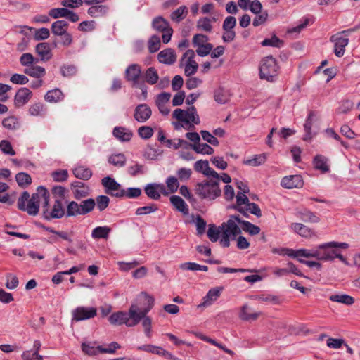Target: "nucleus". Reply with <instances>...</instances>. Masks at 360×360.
I'll return each instance as SVG.
<instances>
[{"mask_svg": "<svg viewBox=\"0 0 360 360\" xmlns=\"http://www.w3.org/2000/svg\"><path fill=\"white\" fill-rule=\"evenodd\" d=\"M0 149L6 155H15V151L13 150L10 141L2 140L0 141Z\"/></svg>", "mask_w": 360, "mask_h": 360, "instance_id": "nucleus-63", "label": "nucleus"}, {"mask_svg": "<svg viewBox=\"0 0 360 360\" xmlns=\"http://www.w3.org/2000/svg\"><path fill=\"white\" fill-rule=\"evenodd\" d=\"M330 41L334 43V53L336 56L342 57L345 51V47L348 45L349 39L341 36V33H337L330 37Z\"/></svg>", "mask_w": 360, "mask_h": 360, "instance_id": "nucleus-15", "label": "nucleus"}, {"mask_svg": "<svg viewBox=\"0 0 360 360\" xmlns=\"http://www.w3.org/2000/svg\"><path fill=\"white\" fill-rule=\"evenodd\" d=\"M329 299L332 302L342 303L348 306L354 303V299L352 296L346 294L332 295L330 296Z\"/></svg>", "mask_w": 360, "mask_h": 360, "instance_id": "nucleus-39", "label": "nucleus"}, {"mask_svg": "<svg viewBox=\"0 0 360 360\" xmlns=\"http://www.w3.org/2000/svg\"><path fill=\"white\" fill-rule=\"evenodd\" d=\"M223 290L222 287L214 288L210 289L207 295L203 297V301L200 304L198 307H208L212 304L213 302L217 300L220 296L221 292Z\"/></svg>", "mask_w": 360, "mask_h": 360, "instance_id": "nucleus-25", "label": "nucleus"}, {"mask_svg": "<svg viewBox=\"0 0 360 360\" xmlns=\"http://www.w3.org/2000/svg\"><path fill=\"white\" fill-rule=\"evenodd\" d=\"M245 194L244 193H237L236 204L233 205V208L241 213L244 217H248L249 214L245 212V206L250 203V200Z\"/></svg>", "mask_w": 360, "mask_h": 360, "instance_id": "nucleus-27", "label": "nucleus"}, {"mask_svg": "<svg viewBox=\"0 0 360 360\" xmlns=\"http://www.w3.org/2000/svg\"><path fill=\"white\" fill-rule=\"evenodd\" d=\"M43 229L53 234L49 238L48 242L49 243H57L58 242V237L69 243H72V239L71 238L70 235L66 231H56L49 226H43Z\"/></svg>", "mask_w": 360, "mask_h": 360, "instance_id": "nucleus-18", "label": "nucleus"}, {"mask_svg": "<svg viewBox=\"0 0 360 360\" xmlns=\"http://www.w3.org/2000/svg\"><path fill=\"white\" fill-rule=\"evenodd\" d=\"M15 180L21 188L28 186L32 183V178L30 174L25 172H19L15 175Z\"/></svg>", "mask_w": 360, "mask_h": 360, "instance_id": "nucleus-47", "label": "nucleus"}, {"mask_svg": "<svg viewBox=\"0 0 360 360\" xmlns=\"http://www.w3.org/2000/svg\"><path fill=\"white\" fill-rule=\"evenodd\" d=\"M162 154V150L159 148H154L150 145H148L143 151V156L148 160H157Z\"/></svg>", "mask_w": 360, "mask_h": 360, "instance_id": "nucleus-33", "label": "nucleus"}, {"mask_svg": "<svg viewBox=\"0 0 360 360\" xmlns=\"http://www.w3.org/2000/svg\"><path fill=\"white\" fill-rule=\"evenodd\" d=\"M281 185L285 188H301L303 180L300 175H290L285 176L281 181Z\"/></svg>", "mask_w": 360, "mask_h": 360, "instance_id": "nucleus-22", "label": "nucleus"}, {"mask_svg": "<svg viewBox=\"0 0 360 360\" xmlns=\"http://www.w3.org/2000/svg\"><path fill=\"white\" fill-rule=\"evenodd\" d=\"M221 232L222 233V231L219 227L217 228L214 224H210L207 236L212 242H217L219 238Z\"/></svg>", "mask_w": 360, "mask_h": 360, "instance_id": "nucleus-56", "label": "nucleus"}, {"mask_svg": "<svg viewBox=\"0 0 360 360\" xmlns=\"http://www.w3.org/2000/svg\"><path fill=\"white\" fill-rule=\"evenodd\" d=\"M100 346L94 347L90 343H82L81 345L82 350L89 356H96L100 352Z\"/></svg>", "mask_w": 360, "mask_h": 360, "instance_id": "nucleus-60", "label": "nucleus"}, {"mask_svg": "<svg viewBox=\"0 0 360 360\" xmlns=\"http://www.w3.org/2000/svg\"><path fill=\"white\" fill-rule=\"evenodd\" d=\"M154 131L149 126H141L138 129V134L143 139H148L153 136Z\"/></svg>", "mask_w": 360, "mask_h": 360, "instance_id": "nucleus-62", "label": "nucleus"}, {"mask_svg": "<svg viewBox=\"0 0 360 360\" xmlns=\"http://www.w3.org/2000/svg\"><path fill=\"white\" fill-rule=\"evenodd\" d=\"M72 172L76 178L82 180H89L92 176L91 170L83 166L75 168Z\"/></svg>", "mask_w": 360, "mask_h": 360, "instance_id": "nucleus-40", "label": "nucleus"}, {"mask_svg": "<svg viewBox=\"0 0 360 360\" xmlns=\"http://www.w3.org/2000/svg\"><path fill=\"white\" fill-rule=\"evenodd\" d=\"M112 134L116 139L122 142L129 141L133 136L132 131L124 127H115Z\"/></svg>", "mask_w": 360, "mask_h": 360, "instance_id": "nucleus-29", "label": "nucleus"}, {"mask_svg": "<svg viewBox=\"0 0 360 360\" xmlns=\"http://www.w3.org/2000/svg\"><path fill=\"white\" fill-rule=\"evenodd\" d=\"M243 230L251 236L257 235L260 232V228L258 226L245 220L243 222Z\"/></svg>", "mask_w": 360, "mask_h": 360, "instance_id": "nucleus-59", "label": "nucleus"}, {"mask_svg": "<svg viewBox=\"0 0 360 360\" xmlns=\"http://www.w3.org/2000/svg\"><path fill=\"white\" fill-rule=\"evenodd\" d=\"M328 158L322 155H316L313 159V165L315 169L321 171L322 173L329 172L330 167L328 165Z\"/></svg>", "mask_w": 360, "mask_h": 360, "instance_id": "nucleus-28", "label": "nucleus"}, {"mask_svg": "<svg viewBox=\"0 0 360 360\" xmlns=\"http://www.w3.org/2000/svg\"><path fill=\"white\" fill-rule=\"evenodd\" d=\"M172 117L179 122H184L186 127H182L188 130L195 129L193 124L200 123V118L194 106L189 107L186 111L177 108L173 112Z\"/></svg>", "mask_w": 360, "mask_h": 360, "instance_id": "nucleus-7", "label": "nucleus"}, {"mask_svg": "<svg viewBox=\"0 0 360 360\" xmlns=\"http://www.w3.org/2000/svg\"><path fill=\"white\" fill-rule=\"evenodd\" d=\"M315 117V112L311 110L308 115V117L305 121L304 124V129L305 131V134L303 137V140L305 141H311L313 138V134L311 133V126L314 122V117Z\"/></svg>", "mask_w": 360, "mask_h": 360, "instance_id": "nucleus-32", "label": "nucleus"}, {"mask_svg": "<svg viewBox=\"0 0 360 360\" xmlns=\"http://www.w3.org/2000/svg\"><path fill=\"white\" fill-rule=\"evenodd\" d=\"M68 23L65 20H57L51 25V32L55 36H58L68 31Z\"/></svg>", "mask_w": 360, "mask_h": 360, "instance_id": "nucleus-37", "label": "nucleus"}, {"mask_svg": "<svg viewBox=\"0 0 360 360\" xmlns=\"http://www.w3.org/2000/svg\"><path fill=\"white\" fill-rule=\"evenodd\" d=\"M194 169L196 172L202 173L208 177L218 178V173L210 167L207 160H198L194 164Z\"/></svg>", "mask_w": 360, "mask_h": 360, "instance_id": "nucleus-21", "label": "nucleus"}, {"mask_svg": "<svg viewBox=\"0 0 360 360\" xmlns=\"http://www.w3.org/2000/svg\"><path fill=\"white\" fill-rule=\"evenodd\" d=\"M95 207V200L93 198H88L79 203L76 201H70L67 205L66 217L86 215L92 212Z\"/></svg>", "mask_w": 360, "mask_h": 360, "instance_id": "nucleus-6", "label": "nucleus"}, {"mask_svg": "<svg viewBox=\"0 0 360 360\" xmlns=\"http://www.w3.org/2000/svg\"><path fill=\"white\" fill-rule=\"evenodd\" d=\"M35 51L42 61H47L52 58L51 48L47 42L39 43L35 47Z\"/></svg>", "mask_w": 360, "mask_h": 360, "instance_id": "nucleus-26", "label": "nucleus"}, {"mask_svg": "<svg viewBox=\"0 0 360 360\" xmlns=\"http://www.w3.org/2000/svg\"><path fill=\"white\" fill-rule=\"evenodd\" d=\"M166 184L169 193H172L176 192L179 186L177 178L173 176H170L167 179Z\"/></svg>", "mask_w": 360, "mask_h": 360, "instance_id": "nucleus-64", "label": "nucleus"}, {"mask_svg": "<svg viewBox=\"0 0 360 360\" xmlns=\"http://www.w3.org/2000/svg\"><path fill=\"white\" fill-rule=\"evenodd\" d=\"M194 191L200 199L214 200L221 193L219 188V174L217 179L211 177L210 179L198 183Z\"/></svg>", "mask_w": 360, "mask_h": 360, "instance_id": "nucleus-4", "label": "nucleus"}, {"mask_svg": "<svg viewBox=\"0 0 360 360\" xmlns=\"http://www.w3.org/2000/svg\"><path fill=\"white\" fill-rule=\"evenodd\" d=\"M108 162L115 167H122L126 163V157L123 153L112 154L109 157Z\"/></svg>", "mask_w": 360, "mask_h": 360, "instance_id": "nucleus-48", "label": "nucleus"}, {"mask_svg": "<svg viewBox=\"0 0 360 360\" xmlns=\"http://www.w3.org/2000/svg\"><path fill=\"white\" fill-rule=\"evenodd\" d=\"M187 13V7L186 6H181L172 12L170 18L174 22H179L186 18Z\"/></svg>", "mask_w": 360, "mask_h": 360, "instance_id": "nucleus-44", "label": "nucleus"}, {"mask_svg": "<svg viewBox=\"0 0 360 360\" xmlns=\"http://www.w3.org/2000/svg\"><path fill=\"white\" fill-rule=\"evenodd\" d=\"M297 216L304 222L318 223L320 221L314 212L307 209H304L297 212Z\"/></svg>", "mask_w": 360, "mask_h": 360, "instance_id": "nucleus-36", "label": "nucleus"}, {"mask_svg": "<svg viewBox=\"0 0 360 360\" xmlns=\"http://www.w3.org/2000/svg\"><path fill=\"white\" fill-rule=\"evenodd\" d=\"M110 228L108 226H97L93 229L91 237L94 239L108 238L110 233Z\"/></svg>", "mask_w": 360, "mask_h": 360, "instance_id": "nucleus-41", "label": "nucleus"}, {"mask_svg": "<svg viewBox=\"0 0 360 360\" xmlns=\"http://www.w3.org/2000/svg\"><path fill=\"white\" fill-rule=\"evenodd\" d=\"M39 61L38 59L34 58V57L32 56V54L30 53H23L20 57V63L21 65L29 68L32 66L34 63H36Z\"/></svg>", "mask_w": 360, "mask_h": 360, "instance_id": "nucleus-53", "label": "nucleus"}, {"mask_svg": "<svg viewBox=\"0 0 360 360\" xmlns=\"http://www.w3.org/2000/svg\"><path fill=\"white\" fill-rule=\"evenodd\" d=\"M160 48V38L157 35H153L148 41V50L150 53H155Z\"/></svg>", "mask_w": 360, "mask_h": 360, "instance_id": "nucleus-61", "label": "nucleus"}, {"mask_svg": "<svg viewBox=\"0 0 360 360\" xmlns=\"http://www.w3.org/2000/svg\"><path fill=\"white\" fill-rule=\"evenodd\" d=\"M72 321H81L94 318L97 314V309L95 307H78L72 312Z\"/></svg>", "mask_w": 360, "mask_h": 360, "instance_id": "nucleus-13", "label": "nucleus"}, {"mask_svg": "<svg viewBox=\"0 0 360 360\" xmlns=\"http://www.w3.org/2000/svg\"><path fill=\"white\" fill-rule=\"evenodd\" d=\"M24 72L30 77L39 78V77L45 75L46 70L44 68H42L41 66L32 65L29 68H26L24 70Z\"/></svg>", "mask_w": 360, "mask_h": 360, "instance_id": "nucleus-43", "label": "nucleus"}, {"mask_svg": "<svg viewBox=\"0 0 360 360\" xmlns=\"http://www.w3.org/2000/svg\"><path fill=\"white\" fill-rule=\"evenodd\" d=\"M94 200L95 204L100 212L105 210L110 203V198L107 195H98Z\"/></svg>", "mask_w": 360, "mask_h": 360, "instance_id": "nucleus-57", "label": "nucleus"}, {"mask_svg": "<svg viewBox=\"0 0 360 360\" xmlns=\"http://www.w3.org/2000/svg\"><path fill=\"white\" fill-rule=\"evenodd\" d=\"M77 68L75 65L67 64L60 67V73L65 77H73L77 74Z\"/></svg>", "mask_w": 360, "mask_h": 360, "instance_id": "nucleus-54", "label": "nucleus"}, {"mask_svg": "<svg viewBox=\"0 0 360 360\" xmlns=\"http://www.w3.org/2000/svg\"><path fill=\"white\" fill-rule=\"evenodd\" d=\"M141 74V66L138 64H131L125 70V78L127 81L132 82L133 86H136Z\"/></svg>", "mask_w": 360, "mask_h": 360, "instance_id": "nucleus-19", "label": "nucleus"}, {"mask_svg": "<svg viewBox=\"0 0 360 360\" xmlns=\"http://www.w3.org/2000/svg\"><path fill=\"white\" fill-rule=\"evenodd\" d=\"M291 229L302 237L310 238L314 236V232L312 229L300 223H292Z\"/></svg>", "mask_w": 360, "mask_h": 360, "instance_id": "nucleus-30", "label": "nucleus"}, {"mask_svg": "<svg viewBox=\"0 0 360 360\" xmlns=\"http://www.w3.org/2000/svg\"><path fill=\"white\" fill-rule=\"evenodd\" d=\"M158 59L161 63L172 65L176 60V54L174 50L167 48L159 52Z\"/></svg>", "mask_w": 360, "mask_h": 360, "instance_id": "nucleus-23", "label": "nucleus"}, {"mask_svg": "<svg viewBox=\"0 0 360 360\" xmlns=\"http://www.w3.org/2000/svg\"><path fill=\"white\" fill-rule=\"evenodd\" d=\"M49 206L43 207V214L44 219L46 220H51L53 219H61L65 215L66 216L65 211L63 208L62 201L60 199H56L54 205L51 211L49 210Z\"/></svg>", "mask_w": 360, "mask_h": 360, "instance_id": "nucleus-12", "label": "nucleus"}, {"mask_svg": "<svg viewBox=\"0 0 360 360\" xmlns=\"http://www.w3.org/2000/svg\"><path fill=\"white\" fill-rule=\"evenodd\" d=\"M191 148L195 153L203 155H211L214 153V149L207 143H200L198 142L197 144H193Z\"/></svg>", "mask_w": 360, "mask_h": 360, "instance_id": "nucleus-46", "label": "nucleus"}, {"mask_svg": "<svg viewBox=\"0 0 360 360\" xmlns=\"http://www.w3.org/2000/svg\"><path fill=\"white\" fill-rule=\"evenodd\" d=\"M261 44L262 46H273L281 48L283 46V41L280 39L277 36L274 34L271 38L264 39Z\"/></svg>", "mask_w": 360, "mask_h": 360, "instance_id": "nucleus-49", "label": "nucleus"}, {"mask_svg": "<svg viewBox=\"0 0 360 360\" xmlns=\"http://www.w3.org/2000/svg\"><path fill=\"white\" fill-rule=\"evenodd\" d=\"M151 115V108L146 103L139 104L134 109V118L139 122H146Z\"/></svg>", "mask_w": 360, "mask_h": 360, "instance_id": "nucleus-16", "label": "nucleus"}, {"mask_svg": "<svg viewBox=\"0 0 360 360\" xmlns=\"http://www.w3.org/2000/svg\"><path fill=\"white\" fill-rule=\"evenodd\" d=\"M64 98V94L62 91L56 88L54 89L48 91L46 95L44 96V99L46 101L49 103H57L61 101Z\"/></svg>", "mask_w": 360, "mask_h": 360, "instance_id": "nucleus-35", "label": "nucleus"}, {"mask_svg": "<svg viewBox=\"0 0 360 360\" xmlns=\"http://www.w3.org/2000/svg\"><path fill=\"white\" fill-rule=\"evenodd\" d=\"M155 300L153 297L149 295L145 292H141L135 303V311L138 321L135 323L136 326L142 321V326L146 337L150 338L152 336V319L147 316L148 313L154 306Z\"/></svg>", "mask_w": 360, "mask_h": 360, "instance_id": "nucleus-2", "label": "nucleus"}, {"mask_svg": "<svg viewBox=\"0 0 360 360\" xmlns=\"http://www.w3.org/2000/svg\"><path fill=\"white\" fill-rule=\"evenodd\" d=\"M74 198L79 200L89 195L90 189L84 183L75 181L71 184Z\"/></svg>", "mask_w": 360, "mask_h": 360, "instance_id": "nucleus-17", "label": "nucleus"}, {"mask_svg": "<svg viewBox=\"0 0 360 360\" xmlns=\"http://www.w3.org/2000/svg\"><path fill=\"white\" fill-rule=\"evenodd\" d=\"M144 191L149 198L155 200H159L161 194L167 195L169 193L163 184L155 183L147 184L144 188Z\"/></svg>", "mask_w": 360, "mask_h": 360, "instance_id": "nucleus-14", "label": "nucleus"}, {"mask_svg": "<svg viewBox=\"0 0 360 360\" xmlns=\"http://www.w3.org/2000/svg\"><path fill=\"white\" fill-rule=\"evenodd\" d=\"M197 28L207 32H210L212 30V21L208 18H201L197 22Z\"/></svg>", "mask_w": 360, "mask_h": 360, "instance_id": "nucleus-55", "label": "nucleus"}, {"mask_svg": "<svg viewBox=\"0 0 360 360\" xmlns=\"http://www.w3.org/2000/svg\"><path fill=\"white\" fill-rule=\"evenodd\" d=\"M101 183L105 188V193L115 198L123 197V189L121 188V185L113 178L110 176L104 177L102 179Z\"/></svg>", "mask_w": 360, "mask_h": 360, "instance_id": "nucleus-11", "label": "nucleus"}, {"mask_svg": "<svg viewBox=\"0 0 360 360\" xmlns=\"http://www.w3.org/2000/svg\"><path fill=\"white\" fill-rule=\"evenodd\" d=\"M49 191L44 186H39L31 197L28 191H23L18 200L17 207L30 215L36 216L39 213L40 202L42 208L46 207L49 204Z\"/></svg>", "mask_w": 360, "mask_h": 360, "instance_id": "nucleus-1", "label": "nucleus"}, {"mask_svg": "<svg viewBox=\"0 0 360 360\" xmlns=\"http://www.w3.org/2000/svg\"><path fill=\"white\" fill-rule=\"evenodd\" d=\"M138 318L135 311V303H132L128 312L118 311L112 314L108 321L112 325L125 324L127 327H134L137 322Z\"/></svg>", "mask_w": 360, "mask_h": 360, "instance_id": "nucleus-8", "label": "nucleus"}, {"mask_svg": "<svg viewBox=\"0 0 360 360\" xmlns=\"http://www.w3.org/2000/svg\"><path fill=\"white\" fill-rule=\"evenodd\" d=\"M337 248H340V247H327V252L328 253L330 258L329 261L334 260L335 258H338L341 262L345 264H347V259L343 255L340 253V252L337 250Z\"/></svg>", "mask_w": 360, "mask_h": 360, "instance_id": "nucleus-52", "label": "nucleus"}, {"mask_svg": "<svg viewBox=\"0 0 360 360\" xmlns=\"http://www.w3.org/2000/svg\"><path fill=\"white\" fill-rule=\"evenodd\" d=\"M214 99L219 104H224L230 99L229 91L224 88H218L214 92Z\"/></svg>", "mask_w": 360, "mask_h": 360, "instance_id": "nucleus-38", "label": "nucleus"}, {"mask_svg": "<svg viewBox=\"0 0 360 360\" xmlns=\"http://www.w3.org/2000/svg\"><path fill=\"white\" fill-rule=\"evenodd\" d=\"M327 247H340L342 249H347L349 247V245L346 243H339L335 241L319 245L316 248H314V258L318 260L324 262L329 261L330 257H328L329 255L327 252Z\"/></svg>", "mask_w": 360, "mask_h": 360, "instance_id": "nucleus-10", "label": "nucleus"}, {"mask_svg": "<svg viewBox=\"0 0 360 360\" xmlns=\"http://www.w3.org/2000/svg\"><path fill=\"white\" fill-rule=\"evenodd\" d=\"M32 92L27 88H20L16 93L14 98V104L20 108L25 105L31 98Z\"/></svg>", "mask_w": 360, "mask_h": 360, "instance_id": "nucleus-20", "label": "nucleus"}, {"mask_svg": "<svg viewBox=\"0 0 360 360\" xmlns=\"http://www.w3.org/2000/svg\"><path fill=\"white\" fill-rule=\"evenodd\" d=\"M250 310L249 306L244 304L240 309L239 314L240 319L246 321H255L257 319L261 314V312H250Z\"/></svg>", "mask_w": 360, "mask_h": 360, "instance_id": "nucleus-34", "label": "nucleus"}, {"mask_svg": "<svg viewBox=\"0 0 360 360\" xmlns=\"http://www.w3.org/2000/svg\"><path fill=\"white\" fill-rule=\"evenodd\" d=\"M87 10V13L91 17L98 18L105 15L109 11V7L107 5L101 4H91Z\"/></svg>", "mask_w": 360, "mask_h": 360, "instance_id": "nucleus-24", "label": "nucleus"}, {"mask_svg": "<svg viewBox=\"0 0 360 360\" xmlns=\"http://www.w3.org/2000/svg\"><path fill=\"white\" fill-rule=\"evenodd\" d=\"M290 257L293 258L300 259V257H304L306 258H314V249L309 250V249H299L297 250H293V254H290Z\"/></svg>", "mask_w": 360, "mask_h": 360, "instance_id": "nucleus-50", "label": "nucleus"}, {"mask_svg": "<svg viewBox=\"0 0 360 360\" xmlns=\"http://www.w3.org/2000/svg\"><path fill=\"white\" fill-rule=\"evenodd\" d=\"M195 52L192 49H188L184 54L180 60V66L197 65L198 63L194 60Z\"/></svg>", "mask_w": 360, "mask_h": 360, "instance_id": "nucleus-45", "label": "nucleus"}, {"mask_svg": "<svg viewBox=\"0 0 360 360\" xmlns=\"http://www.w3.org/2000/svg\"><path fill=\"white\" fill-rule=\"evenodd\" d=\"M279 66L272 56L264 58L259 65V77L268 82H274L278 74Z\"/></svg>", "mask_w": 360, "mask_h": 360, "instance_id": "nucleus-5", "label": "nucleus"}, {"mask_svg": "<svg viewBox=\"0 0 360 360\" xmlns=\"http://www.w3.org/2000/svg\"><path fill=\"white\" fill-rule=\"evenodd\" d=\"M172 205L179 211L183 213L184 215L188 214V206L185 201L178 195H172L169 198Z\"/></svg>", "mask_w": 360, "mask_h": 360, "instance_id": "nucleus-31", "label": "nucleus"}, {"mask_svg": "<svg viewBox=\"0 0 360 360\" xmlns=\"http://www.w3.org/2000/svg\"><path fill=\"white\" fill-rule=\"evenodd\" d=\"M152 27L157 32L162 33V39L164 44L169 43L173 34V29L165 18L162 16L153 18Z\"/></svg>", "mask_w": 360, "mask_h": 360, "instance_id": "nucleus-9", "label": "nucleus"}, {"mask_svg": "<svg viewBox=\"0 0 360 360\" xmlns=\"http://www.w3.org/2000/svg\"><path fill=\"white\" fill-rule=\"evenodd\" d=\"M243 220L239 215H230L229 219L221 224L219 228L222 231L220 244L224 248L230 246V239L234 240L236 237L241 233Z\"/></svg>", "mask_w": 360, "mask_h": 360, "instance_id": "nucleus-3", "label": "nucleus"}, {"mask_svg": "<svg viewBox=\"0 0 360 360\" xmlns=\"http://www.w3.org/2000/svg\"><path fill=\"white\" fill-rule=\"evenodd\" d=\"M266 161L264 154L256 155L253 158L245 160L243 163L247 165L256 167L262 165Z\"/></svg>", "mask_w": 360, "mask_h": 360, "instance_id": "nucleus-58", "label": "nucleus"}, {"mask_svg": "<svg viewBox=\"0 0 360 360\" xmlns=\"http://www.w3.org/2000/svg\"><path fill=\"white\" fill-rule=\"evenodd\" d=\"M2 125L8 130H15L19 126L18 120L15 116H9L2 120Z\"/></svg>", "mask_w": 360, "mask_h": 360, "instance_id": "nucleus-51", "label": "nucleus"}, {"mask_svg": "<svg viewBox=\"0 0 360 360\" xmlns=\"http://www.w3.org/2000/svg\"><path fill=\"white\" fill-rule=\"evenodd\" d=\"M144 79L145 81L150 85L156 84L159 79L157 70L153 67L148 68L145 72Z\"/></svg>", "mask_w": 360, "mask_h": 360, "instance_id": "nucleus-42", "label": "nucleus"}]
</instances>
